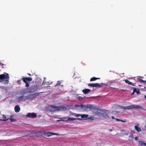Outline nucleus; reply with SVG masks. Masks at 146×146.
<instances>
[{
  "label": "nucleus",
  "mask_w": 146,
  "mask_h": 146,
  "mask_svg": "<svg viewBox=\"0 0 146 146\" xmlns=\"http://www.w3.org/2000/svg\"><path fill=\"white\" fill-rule=\"evenodd\" d=\"M9 74L4 73L3 74L0 75V82H3V83L7 84L9 82Z\"/></svg>",
  "instance_id": "obj_1"
},
{
  "label": "nucleus",
  "mask_w": 146,
  "mask_h": 146,
  "mask_svg": "<svg viewBox=\"0 0 146 146\" xmlns=\"http://www.w3.org/2000/svg\"><path fill=\"white\" fill-rule=\"evenodd\" d=\"M120 108H122L124 110H130L133 109H143L142 107L137 105H132L129 106H120Z\"/></svg>",
  "instance_id": "obj_2"
},
{
  "label": "nucleus",
  "mask_w": 146,
  "mask_h": 146,
  "mask_svg": "<svg viewBox=\"0 0 146 146\" xmlns=\"http://www.w3.org/2000/svg\"><path fill=\"white\" fill-rule=\"evenodd\" d=\"M64 109V108L63 106L58 107L53 106H50L49 108V110L51 112L62 111Z\"/></svg>",
  "instance_id": "obj_3"
},
{
  "label": "nucleus",
  "mask_w": 146,
  "mask_h": 146,
  "mask_svg": "<svg viewBox=\"0 0 146 146\" xmlns=\"http://www.w3.org/2000/svg\"><path fill=\"white\" fill-rule=\"evenodd\" d=\"M86 108V106L83 105H76L74 107V109L76 110L79 111H83Z\"/></svg>",
  "instance_id": "obj_4"
},
{
  "label": "nucleus",
  "mask_w": 146,
  "mask_h": 146,
  "mask_svg": "<svg viewBox=\"0 0 146 146\" xmlns=\"http://www.w3.org/2000/svg\"><path fill=\"white\" fill-rule=\"evenodd\" d=\"M26 116L28 117H35L36 116V113H28L27 115Z\"/></svg>",
  "instance_id": "obj_5"
},
{
  "label": "nucleus",
  "mask_w": 146,
  "mask_h": 146,
  "mask_svg": "<svg viewBox=\"0 0 146 146\" xmlns=\"http://www.w3.org/2000/svg\"><path fill=\"white\" fill-rule=\"evenodd\" d=\"M139 124H137L135 126V130L138 132H139L141 131V129L139 127Z\"/></svg>",
  "instance_id": "obj_6"
},
{
  "label": "nucleus",
  "mask_w": 146,
  "mask_h": 146,
  "mask_svg": "<svg viewBox=\"0 0 146 146\" xmlns=\"http://www.w3.org/2000/svg\"><path fill=\"white\" fill-rule=\"evenodd\" d=\"M25 100L23 99V96H21L20 97H18L16 99V101L18 102L23 101H25Z\"/></svg>",
  "instance_id": "obj_7"
},
{
  "label": "nucleus",
  "mask_w": 146,
  "mask_h": 146,
  "mask_svg": "<svg viewBox=\"0 0 146 146\" xmlns=\"http://www.w3.org/2000/svg\"><path fill=\"white\" fill-rule=\"evenodd\" d=\"M15 110L16 112H18L20 110V108L19 106H16L15 107Z\"/></svg>",
  "instance_id": "obj_8"
},
{
  "label": "nucleus",
  "mask_w": 146,
  "mask_h": 146,
  "mask_svg": "<svg viewBox=\"0 0 146 146\" xmlns=\"http://www.w3.org/2000/svg\"><path fill=\"white\" fill-rule=\"evenodd\" d=\"M103 112V111L101 110H97L96 114L97 115L100 116L102 114V113Z\"/></svg>",
  "instance_id": "obj_9"
},
{
  "label": "nucleus",
  "mask_w": 146,
  "mask_h": 146,
  "mask_svg": "<svg viewBox=\"0 0 146 146\" xmlns=\"http://www.w3.org/2000/svg\"><path fill=\"white\" fill-rule=\"evenodd\" d=\"M90 90L89 89H85L82 90L84 94H86L90 92Z\"/></svg>",
  "instance_id": "obj_10"
},
{
  "label": "nucleus",
  "mask_w": 146,
  "mask_h": 146,
  "mask_svg": "<svg viewBox=\"0 0 146 146\" xmlns=\"http://www.w3.org/2000/svg\"><path fill=\"white\" fill-rule=\"evenodd\" d=\"M80 116H81V118H86L87 117L88 115V114H80Z\"/></svg>",
  "instance_id": "obj_11"
},
{
  "label": "nucleus",
  "mask_w": 146,
  "mask_h": 146,
  "mask_svg": "<svg viewBox=\"0 0 146 146\" xmlns=\"http://www.w3.org/2000/svg\"><path fill=\"white\" fill-rule=\"evenodd\" d=\"M139 144L141 146H142L143 145H146V143H145L143 141H139Z\"/></svg>",
  "instance_id": "obj_12"
},
{
  "label": "nucleus",
  "mask_w": 146,
  "mask_h": 146,
  "mask_svg": "<svg viewBox=\"0 0 146 146\" xmlns=\"http://www.w3.org/2000/svg\"><path fill=\"white\" fill-rule=\"evenodd\" d=\"M121 131L123 135H127L128 134V133L126 132L124 130H121Z\"/></svg>",
  "instance_id": "obj_13"
},
{
  "label": "nucleus",
  "mask_w": 146,
  "mask_h": 146,
  "mask_svg": "<svg viewBox=\"0 0 146 146\" xmlns=\"http://www.w3.org/2000/svg\"><path fill=\"white\" fill-rule=\"evenodd\" d=\"M77 118H74L72 117H68V119L66 120V121H74Z\"/></svg>",
  "instance_id": "obj_14"
},
{
  "label": "nucleus",
  "mask_w": 146,
  "mask_h": 146,
  "mask_svg": "<svg viewBox=\"0 0 146 146\" xmlns=\"http://www.w3.org/2000/svg\"><path fill=\"white\" fill-rule=\"evenodd\" d=\"M48 135V136H50L51 135H58L59 134L57 133H48L47 134Z\"/></svg>",
  "instance_id": "obj_15"
},
{
  "label": "nucleus",
  "mask_w": 146,
  "mask_h": 146,
  "mask_svg": "<svg viewBox=\"0 0 146 146\" xmlns=\"http://www.w3.org/2000/svg\"><path fill=\"white\" fill-rule=\"evenodd\" d=\"M133 139V137L132 134H131L129 136V140L130 141H132Z\"/></svg>",
  "instance_id": "obj_16"
},
{
  "label": "nucleus",
  "mask_w": 146,
  "mask_h": 146,
  "mask_svg": "<svg viewBox=\"0 0 146 146\" xmlns=\"http://www.w3.org/2000/svg\"><path fill=\"white\" fill-rule=\"evenodd\" d=\"M101 86V85L98 83L94 84V87H99Z\"/></svg>",
  "instance_id": "obj_17"
},
{
  "label": "nucleus",
  "mask_w": 146,
  "mask_h": 146,
  "mask_svg": "<svg viewBox=\"0 0 146 146\" xmlns=\"http://www.w3.org/2000/svg\"><path fill=\"white\" fill-rule=\"evenodd\" d=\"M77 98L78 100L80 101H82L84 99V98L80 96H77Z\"/></svg>",
  "instance_id": "obj_18"
},
{
  "label": "nucleus",
  "mask_w": 146,
  "mask_h": 146,
  "mask_svg": "<svg viewBox=\"0 0 146 146\" xmlns=\"http://www.w3.org/2000/svg\"><path fill=\"white\" fill-rule=\"evenodd\" d=\"M100 79V78H97L94 77H93L92 78H91L90 79V81H94L96 80H97L98 79Z\"/></svg>",
  "instance_id": "obj_19"
},
{
  "label": "nucleus",
  "mask_w": 146,
  "mask_h": 146,
  "mask_svg": "<svg viewBox=\"0 0 146 146\" xmlns=\"http://www.w3.org/2000/svg\"><path fill=\"white\" fill-rule=\"evenodd\" d=\"M3 121H7L8 119H9V118H7L4 115H3Z\"/></svg>",
  "instance_id": "obj_20"
},
{
  "label": "nucleus",
  "mask_w": 146,
  "mask_h": 146,
  "mask_svg": "<svg viewBox=\"0 0 146 146\" xmlns=\"http://www.w3.org/2000/svg\"><path fill=\"white\" fill-rule=\"evenodd\" d=\"M72 115H73L75 117H78L80 116V114H76L75 113H73L72 114Z\"/></svg>",
  "instance_id": "obj_21"
},
{
  "label": "nucleus",
  "mask_w": 146,
  "mask_h": 146,
  "mask_svg": "<svg viewBox=\"0 0 146 146\" xmlns=\"http://www.w3.org/2000/svg\"><path fill=\"white\" fill-rule=\"evenodd\" d=\"M125 82L126 83H127L129 84H132V83L131 82H130L129 81L127 80H125Z\"/></svg>",
  "instance_id": "obj_22"
},
{
  "label": "nucleus",
  "mask_w": 146,
  "mask_h": 146,
  "mask_svg": "<svg viewBox=\"0 0 146 146\" xmlns=\"http://www.w3.org/2000/svg\"><path fill=\"white\" fill-rule=\"evenodd\" d=\"M26 78H22V79L24 82L25 83H27L28 81L27 80L25 79Z\"/></svg>",
  "instance_id": "obj_23"
},
{
  "label": "nucleus",
  "mask_w": 146,
  "mask_h": 146,
  "mask_svg": "<svg viewBox=\"0 0 146 146\" xmlns=\"http://www.w3.org/2000/svg\"><path fill=\"white\" fill-rule=\"evenodd\" d=\"M25 79H26L28 81H31L32 80V79L31 78L29 77L26 78Z\"/></svg>",
  "instance_id": "obj_24"
},
{
  "label": "nucleus",
  "mask_w": 146,
  "mask_h": 146,
  "mask_svg": "<svg viewBox=\"0 0 146 146\" xmlns=\"http://www.w3.org/2000/svg\"><path fill=\"white\" fill-rule=\"evenodd\" d=\"M104 117L106 119H108L110 118V117L107 114H105L104 115Z\"/></svg>",
  "instance_id": "obj_25"
},
{
  "label": "nucleus",
  "mask_w": 146,
  "mask_h": 146,
  "mask_svg": "<svg viewBox=\"0 0 146 146\" xmlns=\"http://www.w3.org/2000/svg\"><path fill=\"white\" fill-rule=\"evenodd\" d=\"M9 119H10V120H11V122H15V119H14L13 118H9Z\"/></svg>",
  "instance_id": "obj_26"
},
{
  "label": "nucleus",
  "mask_w": 146,
  "mask_h": 146,
  "mask_svg": "<svg viewBox=\"0 0 146 146\" xmlns=\"http://www.w3.org/2000/svg\"><path fill=\"white\" fill-rule=\"evenodd\" d=\"M88 86H90L94 87V84H88Z\"/></svg>",
  "instance_id": "obj_27"
},
{
  "label": "nucleus",
  "mask_w": 146,
  "mask_h": 146,
  "mask_svg": "<svg viewBox=\"0 0 146 146\" xmlns=\"http://www.w3.org/2000/svg\"><path fill=\"white\" fill-rule=\"evenodd\" d=\"M88 119H90L91 120H93L94 119V118L93 117H89L88 118Z\"/></svg>",
  "instance_id": "obj_28"
},
{
  "label": "nucleus",
  "mask_w": 146,
  "mask_h": 146,
  "mask_svg": "<svg viewBox=\"0 0 146 146\" xmlns=\"http://www.w3.org/2000/svg\"><path fill=\"white\" fill-rule=\"evenodd\" d=\"M137 89L136 88H134L133 89V93L136 92L137 91Z\"/></svg>",
  "instance_id": "obj_29"
},
{
  "label": "nucleus",
  "mask_w": 146,
  "mask_h": 146,
  "mask_svg": "<svg viewBox=\"0 0 146 146\" xmlns=\"http://www.w3.org/2000/svg\"><path fill=\"white\" fill-rule=\"evenodd\" d=\"M141 82L143 83H146V80L145 81L143 80H141Z\"/></svg>",
  "instance_id": "obj_30"
},
{
  "label": "nucleus",
  "mask_w": 146,
  "mask_h": 146,
  "mask_svg": "<svg viewBox=\"0 0 146 146\" xmlns=\"http://www.w3.org/2000/svg\"><path fill=\"white\" fill-rule=\"evenodd\" d=\"M26 83V86L27 87H28L29 86V84L28 83H27V82Z\"/></svg>",
  "instance_id": "obj_31"
},
{
  "label": "nucleus",
  "mask_w": 146,
  "mask_h": 146,
  "mask_svg": "<svg viewBox=\"0 0 146 146\" xmlns=\"http://www.w3.org/2000/svg\"><path fill=\"white\" fill-rule=\"evenodd\" d=\"M41 132H37V134H40V135H41Z\"/></svg>",
  "instance_id": "obj_32"
},
{
  "label": "nucleus",
  "mask_w": 146,
  "mask_h": 146,
  "mask_svg": "<svg viewBox=\"0 0 146 146\" xmlns=\"http://www.w3.org/2000/svg\"><path fill=\"white\" fill-rule=\"evenodd\" d=\"M135 139L136 140H137L138 139V137H135Z\"/></svg>",
  "instance_id": "obj_33"
},
{
  "label": "nucleus",
  "mask_w": 146,
  "mask_h": 146,
  "mask_svg": "<svg viewBox=\"0 0 146 146\" xmlns=\"http://www.w3.org/2000/svg\"><path fill=\"white\" fill-rule=\"evenodd\" d=\"M116 120L117 121H121V120L118 119H116Z\"/></svg>",
  "instance_id": "obj_34"
},
{
  "label": "nucleus",
  "mask_w": 146,
  "mask_h": 146,
  "mask_svg": "<svg viewBox=\"0 0 146 146\" xmlns=\"http://www.w3.org/2000/svg\"><path fill=\"white\" fill-rule=\"evenodd\" d=\"M121 121L123 122H125L126 121V120H121Z\"/></svg>",
  "instance_id": "obj_35"
},
{
  "label": "nucleus",
  "mask_w": 146,
  "mask_h": 146,
  "mask_svg": "<svg viewBox=\"0 0 146 146\" xmlns=\"http://www.w3.org/2000/svg\"><path fill=\"white\" fill-rule=\"evenodd\" d=\"M21 80H18L17 81V82L19 84L20 83Z\"/></svg>",
  "instance_id": "obj_36"
},
{
  "label": "nucleus",
  "mask_w": 146,
  "mask_h": 146,
  "mask_svg": "<svg viewBox=\"0 0 146 146\" xmlns=\"http://www.w3.org/2000/svg\"><path fill=\"white\" fill-rule=\"evenodd\" d=\"M136 93H137V94H139L140 92L139 91H137L136 92Z\"/></svg>",
  "instance_id": "obj_37"
},
{
  "label": "nucleus",
  "mask_w": 146,
  "mask_h": 146,
  "mask_svg": "<svg viewBox=\"0 0 146 146\" xmlns=\"http://www.w3.org/2000/svg\"><path fill=\"white\" fill-rule=\"evenodd\" d=\"M76 119H78L79 120H82V119L81 118H77Z\"/></svg>",
  "instance_id": "obj_38"
},
{
  "label": "nucleus",
  "mask_w": 146,
  "mask_h": 146,
  "mask_svg": "<svg viewBox=\"0 0 146 146\" xmlns=\"http://www.w3.org/2000/svg\"><path fill=\"white\" fill-rule=\"evenodd\" d=\"M111 118H112V119H115V118L114 117V116H112L111 117Z\"/></svg>",
  "instance_id": "obj_39"
},
{
  "label": "nucleus",
  "mask_w": 146,
  "mask_h": 146,
  "mask_svg": "<svg viewBox=\"0 0 146 146\" xmlns=\"http://www.w3.org/2000/svg\"><path fill=\"white\" fill-rule=\"evenodd\" d=\"M145 130L146 131V125H145Z\"/></svg>",
  "instance_id": "obj_40"
},
{
  "label": "nucleus",
  "mask_w": 146,
  "mask_h": 146,
  "mask_svg": "<svg viewBox=\"0 0 146 146\" xmlns=\"http://www.w3.org/2000/svg\"><path fill=\"white\" fill-rule=\"evenodd\" d=\"M112 131V130L111 129H109V131L110 132Z\"/></svg>",
  "instance_id": "obj_41"
},
{
  "label": "nucleus",
  "mask_w": 146,
  "mask_h": 146,
  "mask_svg": "<svg viewBox=\"0 0 146 146\" xmlns=\"http://www.w3.org/2000/svg\"><path fill=\"white\" fill-rule=\"evenodd\" d=\"M134 93H133H133H132L131 94L132 95H133L134 94Z\"/></svg>",
  "instance_id": "obj_42"
},
{
  "label": "nucleus",
  "mask_w": 146,
  "mask_h": 146,
  "mask_svg": "<svg viewBox=\"0 0 146 146\" xmlns=\"http://www.w3.org/2000/svg\"><path fill=\"white\" fill-rule=\"evenodd\" d=\"M13 117V115H11V117Z\"/></svg>",
  "instance_id": "obj_43"
},
{
  "label": "nucleus",
  "mask_w": 146,
  "mask_h": 146,
  "mask_svg": "<svg viewBox=\"0 0 146 146\" xmlns=\"http://www.w3.org/2000/svg\"><path fill=\"white\" fill-rule=\"evenodd\" d=\"M29 75H31V74H29Z\"/></svg>",
  "instance_id": "obj_44"
},
{
  "label": "nucleus",
  "mask_w": 146,
  "mask_h": 146,
  "mask_svg": "<svg viewBox=\"0 0 146 146\" xmlns=\"http://www.w3.org/2000/svg\"><path fill=\"white\" fill-rule=\"evenodd\" d=\"M57 121H59V120H57Z\"/></svg>",
  "instance_id": "obj_45"
},
{
  "label": "nucleus",
  "mask_w": 146,
  "mask_h": 146,
  "mask_svg": "<svg viewBox=\"0 0 146 146\" xmlns=\"http://www.w3.org/2000/svg\"><path fill=\"white\" fill-rule=\"evenodd\" d=\"M58 84H56V86Z\"/></svg>",
  "instance_id": "obj_46"
},
{
  "label": "nucleus",
  "mask_w": 146,
  "mask_h": 146,
  "mask_svg": "<svg viewBox=\"0 0 146 146\" xmlns=\"http://www.w3.org/2000/svg\"><path fill=\"white\" fill-rule=\"evenodd\" d=\"M145 146H146V145H145Z\"/></svg>",
  "instance_id": "obj_47"
}]
</instances>
